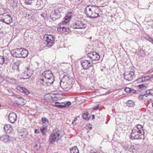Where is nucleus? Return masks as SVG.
Listing matches in <instances>:
<instances>
[{
	"instance_id": "nucleus-58",
	"label": "nucleus",
	"mask_w": 153,
	"mask_h": 153,
	"mask_svg": "<svg viewBox=\"0 0 153 153\" xmlns=\"http://www.w3.org/2000/svg\"><path fill=\"white\" fill-rule=\"evenodd\" d=\"M76 120H77L76 118H74V119L73 120L74 121V122H75V121Z\"/></svg>"
},
{
	"instance_id": "nucleus-1",
	"label": "nucleus",
	"mask_w": 153,
	"mask_h": 153,
	"mask_svg": "<svg viewBox=\"0 0 153 153\" xmlns=\"http://www.w3.org/2000/svg\"><path fill=\"white\" fill-rule=\"evenodd\" d=\"M43 78L39 79L37 82L38 84L40 83V85L46 86H50L54 81V76L51 71L48 70L44 72L42 74Z\"/></svg>"
},
{
	"instance_id": "nucleus-19",
	"label": "nucleus",
	"mask_w": 153,
	"mask_h": 153,
	"mask_svg": "<svg viewBox=\"0 0 153 153\" xmlns=\"http://www.w3.org/2000/svg\"><path fill=\"white\" fill-rule=\"evenodd\" d=\"M53 101H56L62 98L63 95L61 94H53Z\"/></svg>"
},
{
	"instance_id": "nucleus-8",
	"label": "nucleus",
	"mask_w": 153,
	"mask_h": 153,
	"mask_svg": "<svg viewBox=\"0 0 153 153\" xmlns=\"http://www.w3.org/2000/svg\"><path fill=\"white\" fill-rule=\"evenodd\" d=\"M45 40L46 42L47 46L51 47L54 43L53 38L52 35H46L44 37Z\"/></svg>"
},
{
	"instance_id": "nucleus-60",
	"label": "nucleus",
	"mask_w": 153,
	"mask_h": 153,
	"mask_svg": "<svg viewBox=\"0 0 153 153\" xmlns=\"http://www.w3.org/2000/svg\"><path fill=\"white\" fill-rule=\"evenodd\" d=\"M74 120H73V121L72 122V124H74Z\"/></svg>"
},
{
	"instance_id": "nucleus-16",
	"label": "nucleus",
	"mask_w": 153,
	"mask_h": 153,
	"mask_svg": "<svg viewBox=\"0 0 153 153\" xmlns=\"http://www.w3.org/2000/svg\"><path fill=\"white\" fill-rule=\"evenodd\" d=\"M20 58H25L27 56L28 53V51L26 49L22 48L20 51Z\"/></svg>"
},
{
	"instance_id": "nucleus-43",
	"label": "nucleus",
	"mask_w": 153,
	"mask_h": 153,
	"mask_svg": "<svg viewBox=\"0 0 153 153\" xmlns=\"http://www.w3.org/2000/svg\"><path fill=\"white\" fill-rule=\"evenodd\" d=\"M64 104L66 107H69L71 105V102L70 101H67L66 103H64Z\"/></svg>"
},
{
	"instance_id": "nucleus-9",
	"label": "nucleus",
	"mask_w": 153,
	"mask_h": 153,
	"mask_svg": "<svg viewBox=\"0 0 153 153\" xmlns=\"http://www.w3.org/2000/svg\"><path fill=\"white\" fill-rule=\"evenodd\" d=\"M3 18L1 21L2 22L9 25L12 22V19L11 16L6 13H4L3 15Z\"/></svg>"
},
{
	"instance_id": "nucleus-24",
	"label": "nucleus",
	"mask_w": 153,
	"mask_h": 153,
	"mask_svg": "<svg viewBox=\"0 0 153 153\" xmlns=\"http://www.w3.org/2000/svg\"><path fill=\"white\" fill-rule=\"evenodd\" d=\"M126 105L130 107H133L135 105V102L132 100H128L126 103Z\"/></svg>"
},
{
	"instance_id": "nucleus-29",
	"label": "nucleus",
	"mask_w": 153,
	"mask_h": 153,
	"mask_svg": "<svg viewBox=\"0 0 153 153\" xmlns=\"http://www.w3.org/2000/svg\"><path fill=\"white\" fill-rule=\"evenodd\" d=\"M11 2V5L14 7L17 6L19 0H12Z\"/></svg>"
},
{
	"instance_id": "nucleus-61",
	"label": "nucleus",
	"mask_w": 153,
	"mask_h": 153,
	"mask_svg": "<svg viewBox=\"0 0 153 153\" xmlns=\"http://www.w3.org/2000/svg\"><path fill=\"white\" fill-rule=\"evenodd\" d=\"M92 127H90L89 128L90 129V130H91L92 129Z\"/></svg>"
},
{
	"instance_id": "nucleus-27",
	"label": "nucleus",
	"mask_w": 153,
	"mask_h": 153,
	"mask_svg": "<svg viewBox=\"0 0 153 153\" xmlns=\"http://www.w3.org/2000/svg\"><path fill=\"white\" fill-rule=\"evenodd\" d=\"M79 26V29H83L86 28L87 26L85 24L82 22L79 21V24H78Z\"/></svg>"
},
{
	"instance_id": "nucleus-55",
	"label": "nucleus",
	"mask_w": 153,
	"mask_h": 153,
	"mask_svg": "<svg viewBox=\"0 0 153 153\" xmlns=\"http://www.w3.org/2000/svg\"><path fill=\"white\" fill-rule=\"evenodd\" d=\"M92 120H94L95 119L94 115V114L92 115Z\"/></svg>"
},
{
	"instance_id": "nucleus-12",
	"label": "nucleus",
	"mask_w": 153,
	"mask_h": 153,
	"mask_svg": "<svg viewBox=\"0 0 153 153\" xmlns=\"http://www.w3.org/2000/svg\"><path fill=\"white\" fill-rule=\"evenodd\" d=\"M17 116L14 112H11L9 114L8 121L11 123H14L16 120Z\"/></svg>"
},
{
	"instance_id": "nucleus-23",
	"label": "nucleus",
	"mask_w": 153,
	"mask_h": 153,
	"mask_svg": "<svg viewBox=\"0 0 153 153\" xmlns=\"http://www.w3.org/2000/svg\"><path fill=\"white\" fill-rule=\"evenodd\" d=\"M33 13L30 10H27L25 13V17L28 19H30L33 16Z\"/></svg>"
},
{
	"instance_id": "nucleus-30",
	"label": "nucleus",
	"mask_w": 153,
	"mask_h": 153,
	"mask_svg": "<svg viewBox=\"0 0 153 153\" xmlns=\"http://www.w3.org/2000/svg\"><path fill=\"white\" fill-rule=\"evenodd\" d=\"M78 24H79V21L73 23L71 25V27L74 29H79Z\"/></svg>"
},
{
	"instance_id": "nucleus-20",
	"label": "nucleus",
	"mask_w": 153,
	"mask_h": 153,
	"mask_svg": "<svg viewBox=\"0 0 153 153\" xmlns=\"http://www.w3.org/2000/svg\"><path fill=\"white\" fill-rule=\"evenodd\" d=\"M17 89L20 92L22 93H24L26 94H28L30 92L26 88L22 87H17Z\"/></svg>"
},
{
	"instance_id": "nucleus-26",
	"label": "nucleus",
	"mask_w": 153,
	"mask_h": 153,
	"mask_svg": "<svg viewBox=\"0 0 153 153\" xmlns=\"http://www.w3.org/2000/svg\"><path fill=\"white\" fill-rule=\"evenodd\" d=\"M25 103V100L22 97L19 98L17 104L21 105H23Z\"/></svg>"
},
{
	"instance_id": "nucleus-31",
	"label": "nucleus",
	"mask_w": 153,
	"mask_h": 153,
	"mask_svg": "<svg viewBox=\"0 0 153 153\" xmlns=\"http://www.w3.org/2000/svg\"><path fill=\"white\" fill-rule=\"evenodd\" d=\"M124 90L127 93L131 92L134 93L136 92V90H131L130 88L127 87L125 88Z\"/></svg>"
},
{
	"instance_id": "nucleus-35",
	"label": "nucleus",
	"mask_w": 153,
	"mask_h": 153,
	"mask_svg": "<svg viewBox=\"0 0 153 153\" xmlns=\"http://www.w3.org/2000/svg\"><path fill=\"white\" fill-rule=\"evenodd\" d=\"M30 76L25 71L23 74V79H25L29 78Z\"/></svg>"
},
{
	"instance_id": "nucleus-42",
	"label": "nucleus",
	"mask_w": 153,
	"mask_h": 153,
	"mask_svg": "<svg viewBox=\"0 0 153 153\" xmlns=\"http://www.w3.org/2000/svg\"><path fill=\"white\" fill-rule=\"evenodd\" d=\"M55 103L56 104H58L53 105V106H54L56 107L59 108L60 105H60V103L58 102H55Z\"/></svg>"
},
{
	"instance_id": "nucleus-52",
	"label": "nucleus",
	"mask_w": 153,
	"mask_h": 153,
	"mask_svg": "<svg viewBox=\"0 0 153 153\" xmlns=\"http://www.w3.org/2000/svg\"><path fill=\"white\" fill-rule=\"evenodd\" d=\"M146 91L148 95H150L149 89L146 90Z\"/></svg>"
},
{
	"instance_id": "nucleus-59",
	"label": "nucleus",
	"mask_w": 153,
	"mask_h": 153,
	"mask_svg": "<svg viewBox=\"0 0 153 153\" xmlns=\"http://www.w3.org/2000/svg\"><path fill=\"white\" fill-rule=\"evenodd\" d=\"M80 87V88L81 89H83V88H84L85 87H83V86H82V87Z\"/></svg>"
},
{
	"instance_id": "nucleus-50",
	"label": "nucleus",
	"mask_w": 153,
	"mask_h": 153,
	"mask_svg": "<svg viewBox=\"0 0 153 153\" xmlns=\"http://www.w3.org/2000/svg\"><path fill=\"white\" fill-rule=\"evenodd\" d=\"M149 39V41L153 44V38L150 37Z\"/></svg>"
},
{
	"instance_id": "nucleus-44",
	"label": "nucleus",
	"mask_w": 153,
	"mask_h": 153,
	"mask_svg": "<svg viewBox=\"0 0 153 153\" xmlns=\"http://www.w3.org/2000/svg\"><path fill=\"white\" fill-rule=\"evenodd\" d=\"M63 91H66L69 90L70 89V87H63Z\"/></svg>"
},
{
	"instance_id": "nucleus-10",
	"label": "nucleus",
	"mask_w": 153,
	"mask_h": 153,
	"mask_svg": "<svg viewBox=\"0 0 153 153\" xmlns=\"http://www.w3.org/2000/svg\"><path fill=\"white\" fill-rule=\"evenodd\" d=\"M88 56L92 60H98L100 58V56L99 54L94 51L90 52L88 53Z\"/></svg>"
},
{
	"instance_id": "nucleus-38",
	"label": "nucleus",
	"mask_w": 153,
	"mask_h": 153,
	"mask_svg": "<svg viewBox=\"0 0 153 153\" xmlns=\"http://www.w3.org/2000/svg\"><path fill=\"white\" fill-rule=\"evenodd\" d=\"M4 61V58L3 56L0 55V65H2Z\"/></svg>"
},
{
	"instance_id": "nucleus-2",
	"label": "nucleus",
	"mask_w": 153,
	"mask_h": 153,
	"mask_svg": "<svg viewBox=\"0 0 153 153\" xmlns=\"http://www.w3.org/2000/svg\"><path fill=\"white\" fill-rule=\"evenodd\" d=\"M129 137L132 140H140L143 138L144 132L143 126L140 124L136 125L132 129Z\"/></svg>"
},
{
	"instance_id": "nucleus-54",
	"label": "nucleus",
	"mask_w": 153,
	"mask_h": 153,
	"mask_svg": "<svg viewBox=\"0 0 153 153\" xmlns=\"http://www.w3.org/2000/svg\"><path fill=\"white\" fill-rule=\"evenodd\" d=\"M149 90H150V95H152V94H153V90H152V89H149Z\"/></svg>"
},
{
	"instance_id": "nucleus-14",
	"label": "nucleus",
	"mask_w": 153,
	"mask_h": 153,
	"mask_svg": "<svg viewBox=\"0 0 153 153\" xmlns=\"http://www.w3.org/2000/svg\"><path fill=\"white\" fill-rule=\"evenodd\" d=\"M45 0H38L36 4V7L38 9H42L45 5Z\"/></svg>"
},
{
	"instance_id": "nucleus-32",
	"label": "nucleus",
	"mask_w": 153,
	"mask_h": 153,
	"mask_svg": "<svg viewBox=\"0 0 153 153\" xmlns=\"http://www.w3.org/2000/svg\"><path fill=\"white\" fill-rule=\"evenodd\" d=\"M12 68L13 70H16L19 72V66L16 63L12 65Z\"/></svg>"
},
{
	"instance_id": "nucleus-62",
	"label": "nucleus",
	"mask_w": 153,
	"mask_h": 153,
	"mask_svg": "<svg viewBox=\"0 0 153 153\" xmlns=\"http://www.w3.org/2000/svg\"><path fill=\"white\" fill-rule=\"evenodd\" d=\"M91 153H96L94 151L93 152H92Z\"/></svg>"
},
{
	"instance_id": "nucleus-11",
	"label": "nucleus",
	"mask_w": 153,
	"mask_h": 153,
	"mask_svg": "<svg viewBox=\"0 0 153 153\" xmlns=\"http://www.w3.org/2000/svg\"><path fill=\"white\" fill-rule=\"evenodd\" d=\"M70 78L68 75H64L63 76L62 78L60 80V86L62 85H67V82L69 79Z\"/></svg>"
},
{
	"instance_id": "nucleus-25",
	"label": "nucleus",
	"mask_w": 153,
	"mask_h": 153,
	"mask_svg": "<svg viewBox=\"0 0 153 153\" xmlns=\"http://www.w3.org/2000/svg\"><path fill=\"white\" fill-rule=\"evenodd\" d=\"M71 153H79V151L77 148L74 146L70 149Z\"/></svg>"
},
{
	"instance_id": "nucleus-64",
	"label": "nucleus",
	"mask_w": 153,
	"mask_h": 153,
	"mask_svg": "<svg viewBox=\"0 0 153 153\" xmlns=\"http://www.w3.org/2000/svg\"><path fill=\"white\" fill-rule=\"evenodd\" d=\"M152 106L153 107V103H152Z\"/></svg>"
},
{
	"instance_id": "nucleus-47",
	"label": "nucleus",
	"mask_w": 153,
	"mask_h": 153,
	"mask_svg": "<svg viewBox=\"0 0 153 153\" xmlns=\"http://www.w3.org/2000/svg\"><path fill=\"white\" fill-rule=\"evenodd\" d=\"M137 83L141 82H144L143 81V77L137 80Z\"/></svg>"
},
{
	"instance_id": "nucleus-21",
	"label": "nucleus",
	"mask_w": 153,
	"mask_h": 153,
	"mask_svg": "<svg viewBox=\"0 0 153 153\" xmlns=\"http://www.w3.org/2000/svg\"><path fill=\"white\" fill-rule=\"evenodd\" d=\"M9 136L8 135H2L0 138V140L2 142L6 143L10 140Z\"/></svg>"
},
{
	"instance_id": "nucleus-33",
	"label": "nucleus",
	"mask_w": 153,
	"mask_h": 153,
	"mask_svg": "<svg viewBox=\"0 0 153 153\" xmlns=\"http://www.w3.org/2000/svg\"><path fill=\"white\" fill-rule=\"evenodd\" d=\"M46 129L47 128L46 127H42L40 128V130L43 135H46Z\"/></svg>"
},
{
	"instance_id": "nucleus-4",
	"label": "nucleus",
	"mask_w": 153,
	"mask_h": 153,
	"mask_svg": "<svg viewBox=\"0 0 153 153\" xmlns=\"http://www.w3.org/2000/svg\"><path fill=\"white\" fill-rule=\"evenodd\" d=\"M60 134V131H57L56 129L54 130L49 137L50 144H53L55 142L57 141L59 139Z\"/></svg>"
},
{
	"instance_id": "nucleus-5",
	"label": "nucleus",
	"mask_w": 153,
	"mask_h": 153,
	"mask_svg": "<svg viewBox=\"0 0 153 153\" xmlns=\"http://www.w3.org/2000/svg\"><path fill=\"white\" fill-rule=\"evenodd\" d=\"M50 17L53 21H55L60 17V14L59 10L57 9L52 11L51 13Z\"/></svg>"
},
{
	"instance_id": "nucleus-36",
	"label": "nucleus",
	"mask_w": 153,
	"mask_h": 153,
	"mask_svg": "<svg viewBox=\"0 0 153 153\" xmlns=\"http://www.w3.org/2000/svg\"><path fill=\"white\" fill-rule=\"evenodd\" d=\"M72 17V16L71 15H69V16H66L65 17V21H64V22H63V24H64V23H65V24H66V23H67L68 20V19H71Z\"/></svg>"
},
{
	"instance_id": "nucleus-17",
	"label": "nucleus",
	"mask_w": 153,
	"mask_h": 153,
	"mask_svg": "<svg viewBox=\"0 0 153 153\" xmlns=\"http://www.w3.org/2000/svg\"><path fill=\"white\" fill-rule=\"evenodd\" d=\"M4 128L5 132L7 133L10 134L13 131L12 128L10 125H5Z\"/></svg>"
},
{
	"instance_id": "nucleus-63",
	"label": "nucleus",
	"mask_w": 153,
	"mask_h": 153,
	"mask_svg": "<svg viewBox=\"0 0 153 153\" xmlns=\"http://www.w3.org/2000/svg\"><path fill=\"white\" fill-rule=\"evenodd\" d=\"M37 146V145L36 144V145H35V147H36V146Z\"/></svg>"
},
{
	"instance_id": "nucleus-40",
	"label": "nucleus",
	"mask_w": 153,
	"mask_h": 153,
	"mask_svg": "<svg viewBox=\"0 0 153 153\" xmlns=\"http://www.w3.org/2000/svg\"><path fill=\"white\" fill-rule=\"evenodd\" d=\"M34 1V0H25V2L26 4H31L32 3V1Z\"/></svg>"
},
{
	"instance_id": "nucleus-45",
	"label": "nucleus",
	"mask_w": 153,
	"mask_h": 153,
	"mask_svg": "<svg viewBox=\"0 0 153 153\" xmlns=\"http://www.w3.org/2000/svg\"><path fill=\"white\" fill-rule=\"evenodd\" d=\"M99 106V105L97 104L95 106H94L93 107V109L94 110H97L98 109Z\"/></svg>"
},
{
	"instance_id": "nucleus-46",
	"label": "nucleus",
	"mask_w": 153,
	"mask_h": 153,
	"mask_svg": "<svg viewBox=\"0 0 153 153\" xmlns=\"http://www.w3.org/2000/svg\"><path fill=\"white\" fill-rule=\"evenodd\" d=\"M144 96V94H143L141 93V94L139 95V97H138V99L139 100H141L143 99V97Z\"/></svg>"
},
{
	"instance_id": "nucleus-34",
	"label": "nucleus",
	"mask_w": 153,
	"mask_h": 153,
	"mask_svg": "<svg viewBox=\"0 0 153 153\" xmlns=\"http://www.w3.org/2000/svg\"><path fill=\"white\" fill-rule=\"evenodd\" d=\"M25 72L31 76L33 74V71L29 68H27Z\"/></svg>"
},
{
	"instance_id": "nucleus-15",
	"label": "nucleus",
	"mask_w": 153,
	"mask_h": 153,
	"mask_svg": "<svg viewBox=\"0 0 153 153\" xmlns=\"http://www.w3.org/2000/svg\"><path fill=\"white\" fill-rule=\"evenodd\" d=\"M57 30L60 33H63L65 32L68 33L70 32L69 28L64 26H59L57 28Z\"/></svg>"
},
{
	"instance_id": "nucleus-41",
	"label": "nucleus",
	"mask_w": 153,
	"mask_h": 153,
	"mask_svg": "<svg viewBox=\"0 0 153 153\" xmlns=\"http://www.w3.org/2000/svg\"><path fill=\"white\" fill-rule=\"evenodd\" d=\"M41 120L43 123H45L46 122L48 123V121L45 117H42L41 119Z\"/></svg>"
},
{
	"instance_id": "nucleus-28",
	"label": "nucleus",
	"mask_w": 153,
	"mask_h": 153,
	"mask_svg": "<svg viewBox=\"0 0 153 153\" xmlns=\"http://www.w3.org/2000/svg\"><path fill=\"white\" fill-rule=\"evenodd\" d=\"M153 77V75H147L144 77H143V81L144 82L147 81L148 80H149L151 79Z\"/></svg>"
},
{
	"instance_id": "nucleus-51",
	"label": "nucleus",
	"mask_w": 153,
	"mask_h": 153,
	"mask_svg": "<svg viewBox=\"0 0 153 153\" xmlns=\"http://www.w3.org/2000/svg\"><path fill=\"white\" fill-rule=\"evenodd\" d=\"M40 131H39L37 129H36L35 130V133L36 134H38L39 133Z\"/></svg>"
},
{
	"instance_id": "nucleus-18",
	"label": "nucleus",
	"mask_w": 153,
	"mask_h": 153,
	"mask_svg": "<svg viewBox=\"0 0 153 153\" xmlns=\"http://www.w3.org/2000/svg\"><path fill=\"white\" fill-rule=\"evenodd\" d=\"M123 146L124 149L125 150L127 149L128 151L130 152H134L133 150L134 149V146L131 145H128L127 143H125Z\"/></svg>"
},
{
	"instance_id": "nucleus-22",
	"label": "nucleus",
	"mask_w": 153,
	"mask_h": 153,
	"mask_svg": "<svg viewBox=\"0 0 153 153\" xmlns=\"http://www.w3.org/2000/svg\"><path fill=\"white\" fill-rule=\"evenodd\" d=\"M44 98L46 100L53 101V94H46L45 95Z\"/></svg>"
},
{
	"instance_id": "nucleus-7",
	"label": "nucleus",
	"mask_w": 153,
	"mask_h": 153,
	"mask_svg": "<svg viewBox=\"0 0 153 153\" xmlns=\"http://www.w3.org/2000/svg\"><path fill=\"white\" fill-rule=\"evenodd\" d=\"M81 64L83 68L84 69H88L89 68L92 66L93 62L92 61L84 60L81 61Z\"/></svg>"
},
{
	"instance_id": "nucleus-37",
	"label": "nucleus",
	"mask_w": 153,
	"mask_h": 153,
	"mask_svg": "<svg viewBox=\"0 0 153 153\" xmlns=\"http://www.w3.org/2000/svg\"><path fill=\"white\" fill-rule=\"evenodd\" d=\"M90 115L88 113L84 114L83 116V119L85 120H87L89 118Z\"/></svg>"
},
{
	"instance_id": "nucleus-3",
	"label": "nucleus",
	"mask_w": 153,
	"mask_h": 153,
	"mask_svg": "<svg viewBox=\"0 0 153 153\" xmlns=\"http://www.w3.org/2000/svg\"><path fill=\"white\" fill-rule=\"evenodd\" d=\"M85 11L87 16L91 19H94L99 16V8L96 5H88L85 7Z\"/></svg>"
},
{
	"instance_id": "nucleus-48",
	"label": "nucleus",
	"mask_w": 153,
	"mask_h": 153,
	"mask_svg": "<svg viewBox=\"0 0 153 153\" xmlns=\"http://www.w3.org/2000/svg\"><path fill=\"white\" fill-rule=\"evenodd\" d=\"M146 91H143L142 93V94H144V96H145L146 97H147V93H146Z\"/></svg>"
},
{
	"instance_id": "nucleus-6",
	"label": "nucleus",
	"mask_w": 153,
	"mask_h": 153,
	"mask_svg": "<svg viewBox=\"0 0 153 153\" xmlns=\"http://www.w3.org/2000/svg\"><path fill=\"white\" fill-rule=\"evenodd\" d=\"M123 75L124 79L127 80L131 81L134 77V73L132 71H125Z\"/></svg>"
},
{
	"instance_id": "nucleus-13",
	"label": "nucleus",
	"mask_w": 153,
	"mask_h": 153,
	"mask_svg": "<svg viewBox=\"0 0 153 153\" xmlns=\"http://www.w3.org/2000/svg\"><path fill=\"white\" fill-rule=\"evenodd\" d=\"M21 49L22 48H21L12 50L11 52V55L14 57L20 58Z\"/></svg>"
},
{
	"instance_id": "nucleus-57",
	"label": "nucleus",
	"mask_w": 153,
	"mask_h": 153,
	"mask_svg": "<svg viewBox=\"0 0 153 153\" xmlns=\"http://www.w3.org/2000/svg\"><path fill=\"white\" fill-rule=\"evenodd\" d=\"M137 86H144V85L143 84H141V85H137Z\"/></svg>"
},
{
	"instance_id": "nucleus-39",
	"label": "nucleus",
	"mask_w": 153,
	"mask_h": 153,
	"mask_svg": "<svg viewBox=\"0 0 153 153\" xmlns=\"http://www.w3.org/2000/svg\"><path fill=\"white\" fill-rule=\"evenodd\" d=\"M9 82L10 83L13 84H16V80L13 78L10 79L9 80Z\"/></svg>"
},
{
	"instance_id": "nucleus-56",
	"label": "nucleus",
	"mask_w": 153,
	"mask_h": 153,
	"mask_svg": "<svg viewBox=\"0 0 153 153\" xmlns=\"http://www.w3.org/2000/svg\"><path fill=\"white\" fill-rule=\"evenodd\" d=\"M139 87V88L140 89H142L144 87L145 88L146 87Z\"/></svg>"
},
{
	"instance_id": "nucleus-53",
	"label": "nucleus",
	"mask_w": 153,
	"mask_h": 153,
	"mask_svg": "<svg viewBox=\"0 0 153 153\" xmlns=\"http://www.w3.org/2000/svg\"><path fill=\"white\" fill-rule=\"evenodd\" d=\"M66 107L65 106V104H64L63 105H60L59 108H65Z\"/></svg>"
},
{
	"instance_id": "nucleus-49",
	"label": "nucleus",
	"mask_w": 153,
	"mask_h": 153,
	"mask_svg": "<svg viewBox=\"0 0 153 153\" xmlns=\"http://www.w3.org/2000/svg\"><path fill=\"white\" fill-rule=\"evenodd\" d=\"M58 87V88L59 89V91H63V87Z\"/></svg>"
}]
</instances>
